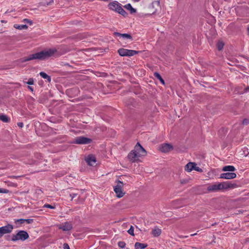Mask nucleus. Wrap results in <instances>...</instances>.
<instances>
[{
    "label": "nucleus",
    "instance_id": "obj_12",
    "mask_svg": "<svg viewBox=\"0 0 249 249\" xmlns=\"http://www.w3.org/2000/svg\"><path fill=\"white\" fill-rule=\"evenodd\" d=\"M58 228L63 231H69L72 229V226L70 222H66L59 226Z\"/></svg>",
    "mask_w": 249,
    "mask_h": 249
},
{
    "label": "nucleus",
    "instance_id": "obj_2",
    "mask_svg": "<svg viewBox=\"0 0 249 249\" xmlns=\"http://www.w3.org/2000/svg\"><path fill=\"white\" fill-rule=\"evenodd\" d=\"M146 151L144 148L137 142L133 150H131L127 155L128 160L131 162L137 161L140 157L145 156L146 155Z\"/></svg>",
    "mask_w": 249,
    "mask_h": 249
},
{
    "label": "nucleus",
    "instance_id": "obj_39",
    "mask_svg": "<svg viewBox=\"0 0 249 249\" xmlns=\"http://www.w3.org/2000/svg\"><path fill=\"white\" fill-rule=\"evenodd\" d=\"M18 126L22 127L23 126V123H18Z\"/></svg>",
    "mask_w": 249,
    "mask_h": 249
},
{
    "label": "nucleus",
    "instance_id": "obj_26",
    "mask_svg": "<svg viewBox=\"0 0 249 249\" xmlns=\"http://www.w3.org/2000/svg\"><path fill=\"white\" fill-rule=\"evenodd\" d=\"M224 43L222 41H219L217 43V48L219 51L221 50L224 46Z\"/></svg>",
    "mask_w": 249,
    "mask_h": 249
},
{
    "label": "nucleus",
    "instance_id": "obj_47",
    "mask_svg": "<svg viewBox=\"0 0 249 249\" xmlns=\"http://www.w3.org/2000/svg\"><path fill=\"white\" fill-rule=\"evenodd\" d=\"M13 178H17V177H15V176H13Z\"/></svg>",
    "mask_w": 249,
    "mask_h": 249
},
{
    "label": "nucleus",
    "instance_id": "obj_48",
    "mask_svg": "<svg viewBox=\"0 0 249 249\" xmlns=\"http://www.w3.org/2000/svg\"><path fill=\"white\" fill-rule=\"evenodd\" d=\"M91 1H92L93 0H90Z\"/></svg>",
    "mask_w": 249,
    "mask_h": 249
},
{
    "label": "nucleus",
    "instance_id": "obj_4",
    "mask_svg": "<svg viewBox=\"0 0 249 249\" xmlns=\"http://www.w3.org/2000/svg\"><path fill=\"white\" fill-rule=\"evenodd\" d=\"M29 237V234L26 231H19L17 234L12 235L11 240L14 242L18 240L23 241L27 239Z\"/></svg>",
    "mask_w": 249,
    "mask_h": 249
},
{
    "label": "nucleus",
    "instance_id": "obj_13",
    "mask_svg": "<svg viewBox=\"0 0 249 249\" xmlns=\"http://www.w3.org/2000/svg\"><path fill=\"white\" fill-rule=\"evenodd\" d=\"M109 9L117 12V9L121 6V4L117 1L110 2L108 5Z\"/></svg>",
    "mask_w": 249,
    "mask_h": 249
},
{
    "label": "nucleus",
    "instance_id": "obj_28",
    "mask_svg": "<svg viewBox=\"0 0 249 249\" xmlns=\"http://www.w3.org/2000/svg\"><path fill=\"white\" fill-rule=\"evenodd\" d=\"M118 246L121 248H124L125 246V243L123 241H120L118 242Z\"/></svg>",
    "mask_w": 249,
    "mask_h": 249
},
{
    "label": "nucleus",
    "instance_id": "obj_21",
    "mask_svg": "<svg viewBox=\"0 0 249 249\" xmlns=\"http://www.w3.org/2000/svg\"><path fill=\"white\" fill-rule=\"evenodd\" d=\"M117 13L121 14L124 17H126L127 16L128 14L124 10V9L120 6L118 9H117Z\"/></svg>",
    "mask_w": 249,
    "mask_h": 249
},
{
    "label": "nucleus",
    "instance_id": "obj_42",
    "mask_svg": "<svg viewBox=\"0 0 249 249\" xmlns=\"http://www.w3.org/2000/svg\"><path fill=\"white\" fill-rule=\"evenodd\" d=\"M196 234H197V233H193V234H191V236H194V235H196Z\"/></svg>",
    "mask_w": 249,
    "mask_h": 249
},
{
    "label": "nucleus",
    "instance_id": "obj_37",
    "mask_svg": "<svg viewBox=\"0 0 249 249\" xmlns=\"http://www.w3.org/2000/svg\"><path fill=\"white\" fill-rule=\"evenodd\" d=\"M77 196L76 194H70V196L71 197V200L73 199V198Z\"/></svg>",
    "mask_w": 249,
    "mask_h": 249
},
{
    "label": "nucleus",
    "instance_id": "obj_11",
    "mask_svg": "<svg viewBox=\"0 0 249 249\" xmlns=\"http://www.w3.org/2000/svg\"><path fill=\"white\" fill-rule=\"evenodd\" d=\"M236 174L234 173H222L220 176V178L231 179L235 178Z\"/></svg>",
    "mask_w": 249,
    "mask_h": 249
},
{
    "label": "nucleus",
    "instance_id": "obj_30",
    "mask_svg": "<svg viewBox=\"0 0 249 249\" xmlns=\"http://www.w3.org/2000/svg\"><path fill=\"white\" fill-rule=\"evenodd\" d=\"M43 207L44 208H50V209H53L55 208L54 206H52L51 205L48 204H45L43 206Z\"/></svg>",
    "mask_w": 249,
    "mask_h": 249
},
{
    "label": "nucleus",
    "instance_id": "obj_5",
    "mask_svg": "<svg viewBox=\"0 0 249 249\" xmlns=\"http://www.w3.org/2000/svg\"><path fill=\"white\" fill-rule=\"evenodd\" d=\"M117 184L114 188V191L116 194V196L118 198L123 197L125 193L123 191L124 183L120 180L117 181Z\"/></svg>",
    "mask_w": 249,
    "mask_h": 249
},
{
    "label": "nucleus",
    "instance_id": "obj_15",
    "mask_svg": "<svg viewBox=\"0 0 249 249\" xmlns=\"http://www.w3.org/2000/svg\"><path fill=\"white\" fill-rule=\"evenodd\" d=\"M161 230L157 227H155L154 229H153L151 231V234L154 237L159 236L161 234Z\"/></svg>",
    "mask_w": 249,
    "mask_h": 249
},
{
    "label": "nucleus",
    "instance_id": "obj_45",
    "mask_svg": "<svg viewBox=\"0 0 249 249\" xmlns=\"http://www.w3.org/2000/svg\"><path fill=\"white\" fill-rule=\"evenodd\" d=\"M183 237L187 238V237H188V236H184Z\"/></svg>",
    "mask_w": 249,
    "mask_h": 249
},
{
    "label": "nucleus",
    "instance_id": "obj_46",
    "mask_svg": "<svg viewBox=\"0 0 249 249\" xmlns=\"http://www.w3.org/2000/svg\"><path fill=\"white\" fill-rule=\"evenodd\" d=\"M215 224H216V223L213 224H212V226H213V225H214Z\"/></svg>",
    "mask_w": 249,
    "mask_h": 249
},
{
    "label": "nucleus",
    "instance_id": "obj_23",
    "mask_svg": "<svg viewBox=\"0 0 249 249\" xmlns=\"http://www.w3.org/2000/svg\"><path fill=\"white\" fill-rule=\"evenodd\" d=\"M14 27L16 29H18L19 30H24V29H27L28 28V26L25 24H24V25L15 24L14 25Z\"/></svg>",
    "mask_w": 249,
    "mask_h": 249
},
{
    "label": "nucleus",
    "instance_id": "obj_24",
    "mask_svg": "<svg viewBox=\"0 0 249 249\" xmlns=\"http://www.w3.org/2000/svg\"><path fill=\"white\" fill-rule=\"evenodd\" d=\"M53 2V0H44L42 2V4L43 5H50L52 4Z\"/></svg>",
    "mask_w": 249,
    "mask_h": 249
},
{
    "label": "nucleus",
    "instance_id": "obj_1",
    "mask_svg": "<svg viewBox=\"0 0 249 249\" xmlns=\"http://www.w3.org/2000/svg\"><path fill=\"white\" fill-rule=\"evenodd\" d=\"M56 52V49L54 48L50 49L47 50L30 54L27 57L21 58L18 60V61L21 63H23L34 59H45L53 56Z\"/></svg>",
    "mask_w": 249,
    "mask_h": 249
},
{
    "label": "nucleus",
    "instance_id": "obj_44",
    "mask_svg": "<svg viewBox=\"0 0 249 249\" xmlns=\"http://www.w3.org/2000/svg\"><path fill=\"white\" fill-rule=\"evenodd\" d=\"M156 2L158 4H160V1H156Z\"/></svg>",
    "mask_w": 249,
    "mask_h": 249
},
{
    "label": "nucleus",
    "instance_id": "obj_33",
    "mask_svg": "<svg viewBox=\"0 0 249 249\" xmlns=\"http://www.w3.org/2000/svg\"><path fill=\"white\" fill-rule=\"evenodd\" d=\"M242 124L244 125H247L249 124V120L245 119L242 121Z\"/></svg>",
    "mask_w": 249,
    "mask_h": 249
},
{
    "label": "nucleus",
    "instance_id": "obj_25",
    "mask_svg": "<svg viewBox=\"0 0 249 249\" xmlns=\"http://www.w3.org/2000/svg\"><path fill=\"white\" fill-rule=\"evenodd\" d=\"M0 120L5 123H7L9 121L8 117L3 114L0 115Z\"/></svg>",
    "mask_w": 249,
    "mask_h": 249
},
{
    "label": "nucleus",
    "instance_id": "obj_35",
    "mask_svg": "<svg viewBox=\"0 0 249 249\" xmlns=\"http://www.w3.org/2000/svg\"><path fill=\"white\" fill-rule=\"evenodd\" d=\"M63 249H70V247L67 243H64L63 244Z\"/></svg>",
    "mask_w": 249,
    "mask_h": 249
},
{
    "label": "nucleus",
    "instance_id": "obj_34",
    "mask_svg": "<svg viewBox=\"0 0 249 249\" xmlns=\"http://www.w3.org/2000/svg\"><path fill=\"white\" fill-rule=\"evenodd\" d=\"M23 21H24L26 23H29L30 24V25H31L32 24V21L30 20V19H27V18H25L23 19Z\"/></svg>",
    "mask_w": 249,
    "mask_h": 249
},
{
    "label": "nucleus",
    "instance_id": "obj_3",
    "mask_svg": "<svg viewBox=\"0 0 249 249\" xmlns=\"http://www.w3.org/2000/svg\"><path fill=\"white\" fill-rule=\"evenodd\" d=\"M236 186L235 183H232L230 181H225L210 185L207 187V190L210 192H215L223 189L234 188Z\"/></svg>",
    "mask_w": 249,
    "mask_h": 249
},
{
    "label": "nucleus",
    "instance_id": "obj_17",
    "mask_svg": "<svg viewBox=\"0 0 249 249\" xmlns=\"http://www.w3.org/2000/svg\"><path fill=\"white\" fill-rule=\"evenodd\" d=\"M147 246V244L136 242L135 244V249H143Z\"/></svg>",
    "mask_w": 249,
    "mask_h": 249
},
{
    "label": "nucleus",
    "instance_id": "obj_41",
    "mask_svg": "<svg viewBox=\"0 0 249 249\" xmlns=\"http://www.w3.org/2000/svg\"><path fill=\"white\" fill-rule=\"evenodd\" d=\"M249 91V87H248L246 89V91Z\"/></svg>",
    "mask_w": 249,
    "mask_h": 249
},
{
    "label": "nucleus",
    "instance_id": "obj_27",
    "mask_svg": "<svg viewBox=\"0 0 249 249\" xmlns=\"http://www.w3.org/2000/svg\"><path fill=\"white\" fill-rule=\"evenodd\" d=\"M127 232L130 235H133V236L134 235V228L133 227V226H131L130 227V229L128 230Z\"/></svg>",
    "mask_w": 249,
    "mask_h": 249
},
{
    "label": "nucleus",
    "instance_id": "obj_32",
    "mask_svg": "<svg viewBox=\"0 0 249 249\" xmlns=\"http://www.w3.org/2000/svg\"><path fill=\"white\" fill-rule=\"evenodd\" d=\"M8 192H9V191L7 189L0 188V193L6 194V193H8Z\"/></svg>",
    "mask_w": 249,
    "mask_h": 249
},
{
    "label": "nucleus",
    "instance_id": "obj_10",
    "mask_svg": "<svg viewBox=\"0 0 249 249\" xmlns=\"http://www.w3.org/2000/svg\"><path fill=\"white\" fill-rule=\"evenodd\" d=\"M160 150L163 153H167L173 149V146L169 143H164L161 144L159 148Z\"/></svg>",
    "mask_w": 249,
    "mask_h": 249
},
{
    "label": "nucleus",
    "instance_id": "obj_19",
    "mask_svg": "<svg viewBox=\"0 0 249 249\" xmlns=\"http://www.w3.org/2000/svg\"><path fill=\"white\" fill-rule=\"evenodd\" d=\"M235 170V168L233 166L228 165L223 167L222 171H231L233 172Z\"/></svg>",
    "mask_w": 249,
    "mask_h": 249
},
{
    "label": "nucleus",
    "instance_id": "obj_18",
    "mask_svg": "<svg viewBox=\"0 0 249 249\" xmlns=\"http://www.w3.org/2000/svg\"><path fill=\"white\" fill-rule=\"evenodd\" d=\"M124 8L126 9L129 10L131 14H133L136 12V10L133 8L130 3H128L124 6Z\"/></svg>",
    "mask_w": 249,
    "mask_h": 249
},
{
    "label": "nucleus",
    "instance_id": "obj_16",
    "mask_svg": "<svg viewBox=\"0 0 249 249\" xmlns=\"http://www.w3.org/2000/svg\"><path fill=\"white\" fill-rule=\"evenodd\" d=\"M114 34L118 36L122 37L124 38L132 40V37L130 34H121L118 32H114Z\"/></svg>",
    "mask_w": 249,
    "mask_h": 249
},
{
    "label": "nucleus",
    "instance_id": "obj_38",
    "mask_svg": "<svg viewBox=\"0 0 249 249\" xmlns=\"http://www.w3.org/2000/svg\"><path fill=\"white\" fill-rule=\"evenodd\" d=\"M187 180H186V179H182L180 180V183L181 184H185L186 183H187Z\"/></svg>",
    "mask_w": 249,
    "mask_h": 249
},
{
    "label": "nucleus",
    "instance_id": "obj_36",
    "mask_svg": "<svg viewBox=\"0 0 249 249\" xmlns=\"http://www.w3.org/2000/svg\"><path fill=\"white\" fill-rule=\"evenodd\" d=\"M33 222V219H25V222L27 224H31Z\"/></svg>",
    "mask_w": 249,
    "mask_h": 249
},
{
    "label": "nucleus",
    "instance_id": "obj_22",
    "mask_svg": "<svg viewBox=\"0 0 249 249\" xmlns=\"http://www.w3.org/2000/svg\"><path fill=\"white\" fill-rule=\"evenodd\" d=\"M154 76L157 78L158 79H159L160 82L162 83V84L164 85L165 82L164 80L162 79L160 75L157 72H155L154 73Z\"/></svg>",
    "mask_w": 249,
    "mask_h": 249
},
{
    "label": "nucleus",
    "instance_id": "obj_6",
    "mask_svg": "<svg viewBox=\"0 0 249 249\" xmlns=\"http://www.w3.org/2000/svg\"><path fill=\"white\" fill-rule=\"evenodd\" d=\"M118 52L122 56H131L138 53H139V52L136 51L128 50L124 48L119 49L118 50Z\"/></svg>",
    "mask_w": 249,
    "mask_h": 249
},
{
    "label": "nucleus",
    "instance_id": "obj_8",
    "mask_svg": "<svg viewBox=\"0 0 249 249\" xmlns=\"http://www.w3.org/2000/svg\"><path fill=\"white\" fill-rule=\"evenodd\" d=\"M91 142V140L88 138L80 136L76 137L73 142L74 143L78 144H85L90 143Z\"/></svg>",
    "mask_w": 249,
    "mask_h": 249
},
{
    "label": "nucleus",
    "instance_id": "obj_7",
    "mask_svg": "<svg viewBox=\"0 0 249 249\" xmlns=\"http://www.w3.org/2000/svg\"><path fill=\"white\" fill-rule=\"evenodd\" d=\"M196 165L195 162H189L185 166L184 170L187 172H190L193 170L198 172H202V169Z\"/></svg>",
    "mask_w": 249,
    "mask_h": 249
},
{
    "label": "nucleus",
    "instance_id": "obj_31",
    "mask_svg": "<svg viewBox=\"0 0 249 249\" xmlns=\"http://www.w3.org/2000/svg\"><path fill=\"white\" fill-rule=\"evenodd\" d=\"M34 83V79L33 78H30L28 82L26 83L28 85H33Z\"/></svg>",
    "mask_w": 249,
    "mask_h": 249
},
{
    "label": "nucleus",
    "instance_id": "obj_29",
    "mask_svg": "<svg viewBox=\"0 0 249 249\" xmlns=\"http://www.w3.org/2000/svg\"><path fill=\"white\" fill-rule=\"evenodd\" d=\"M15 222L16 223H19V224H23L25 222V219H19L17 220H16Z\"/></svg>",
    "mask_w": 249,
    "mask_h": 249
},
{
    "label": "nucleus",
    "instance_id": "obj_14",
    "mask_svg": "<svg viewBox=\"0 0 249 249\" xmlns=\"http://www.w3.org/2000/svg\"><path fill=\"white\" fill-rule=\"evenodd\" d=\"M85 160L87 164L90 166H93L96 161L95 157L92 155H89L86 157Z\"/></svg>",
    "mask_w": 249,
    "mask_h": 249
},
{
    "label": "nucleus",
    "instance_id": "obj_40",
    "mask_svg": "<svg viewBox=\"0 0 249 249\" xmlns=\"http://www.w3.org/2000/svg\"><path fill=\"white\" fill-rule=\"evenodd\" d=\"M28 89L31 90L32 91H33V88L30 86H28Z\"/></svg>",
    "mask_w": 249,
    "mask_h": 249
},
{
    "label": "nucleus",
    "instance_id": "obj_20",
    "mask_svg": "<svg viewBox=\"0 0 249 249\" xmlns=\"http://www.w3.org/2000/svg\"><path fill=\"white\" fill-rule=\"evenodd\" d=\"M40 75L44 79H47V80L50 82L51 81V78L50 76L47 75L45 72H40L39 73Z\"/></svg>",
    "mask_w": 249,
    "mask_h": 249
},
{
    "label": "nucleus",
    "instance_id": "obj_9",
    "mask_svg": "<svg viewBox=\"0 0 249 249\" xmlns=\"http://www.w3.org/2000/svg\"><path fill=\"white\" fill-rule=\"evenodd\" d=\"M13 229V227L11 224H7L6 226L0 227V238L4 234L10 233Z\"/></svg>",
    "mask_w": 249,
    "mask_h": 249
},
{
    "label": "nucleus",
    "instance_id": "obj_43",
    "mask_svg": "<svg viewBox=\"0 0 249 249\" xmlns=\"http://www.w3.org/2000/svg\"><path fill=\"white\" fill-rule=\"evenodd\" d=\"M65 66H69V67L71 66L68 63L65 64Z\"/></svg>",
    "mask_w": 249,
    "mask_h": 249
}]
</instances>
